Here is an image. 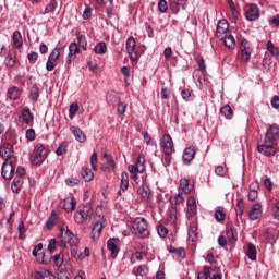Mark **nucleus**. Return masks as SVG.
Returning a JSON list of instances; mask_svg holds the SVG:
<instances>
[{"mask_svg": "<svg viewBox=\"0 0 279 279\" xmlns=\"http://www.w3.org/2000/svg\"><path fill=\"white\" fill-rule=\"evenodd\" d=\"M278 142H279V126L278 124H271L269 125L265 137H264V144L257 145V151L258 154H262V156L271 157L276 156L278 154Z\"/></svg>", "mask_w": 279, "mask_h": 279, "instance_id": "f257e3e1", "label": "nucleus"}, {"mask_svg": "<svg viewBox=\"0 0 279 279\" xmlns=\"http://www.w3.org/2000/svg\"><path fill=\"white\" fill-rule=\"evenodd\" d=\"M78 242L77 235L73 234L68 226L60 229L59 242L57 243L59 247H66V243H69L71 247H74L72 252H76L75 247H77Z\"/></svg>", "mask_w": 279, "mask_h": 279, "instance_id": "f03ea898", "label": "nucleus"}, {"mask_svg": "<svg viewBox=\"0 0 279 279\" xmlns=\"http://www.w3.org/2000/svg\"><path fill=\"white\" fill-rule=\"evenodd\" d=\"M47 156H49V145L38 143L33 151L32 165L40 167L47 159Z\"/></svg>", "mask_w": 279, "mask_h": 279, "instance_id": "7ed1b4c3", "label": "nucleus"}, {"mask_svg": "<svg viewBox=\"0 0 279 279\" xmlns=\"http://www.w3.org/2000/svg\"><path fill=\"white\" fill-rule=\"evenodd\" d=\"M147 220L143 217H137L133 221V230L142 238H145L149 234Z\"/></svg>", "mask_w": 279, "mask_h": 279, "instance_id": "20e7f679", "label": "nucleus"}, {"mask_svg": "<svg viewBox=\"0 0 279 279\" xmlns=\"http://www.w3.org/2000/svg\"><path fill=\"white\" fill-rule=\"evenodd\" d=\"M93 219V213H90V206L84 205L82 207L78 206V210L74 214L75 223H84V221H88Z\"/></svg>", "mask_w": 279, "mask_h": 279, "instance_id": "39448f33", "label": "nucleus"}, {"mask_svg": "<svg viewBox=\"0 0 279 279\" xmlns=\"http://www.w3.org/2000/svg\"><path fill=\"white\" fill-rule=\"evenodd\" d=\"M125 49L131 62H136L138 60V52H136V39L134 37L126 39Z\"/></svg>", "mask_w": 279, "mask_h": 279, "instance_id": "423d86ee", "label": "nucleus"}, {"mask_svg": "<svg viewBox=\"0 0 279 279\" xmlns=\"http://www.w3.org/2000/svg\"><path fill=\"white\" fill-rule=\"evenodd\" d=\"M160 147L161 151L166 156H171L173 154V138H171V135L165 134L160 140Z\"/></svg>", "mask_w": 279, "mask_h": 279, "instance_id": "0eeeda50", "label": "nucleus"}, {"mask_svg": "<svg viewBox=\"0 0 279 279\" xmlns=\"http://www.w3.org/2000/svg\"><path fill=\"white\" fill-rule=\"evenodd\" d=\"M64 49H66V43L64 41V39H61L59 40L54 49L50 52L48 60L58 62V60H60V57L64 54Z\"/></svg>", "mask_w": 279, "mask_h": 279, "instance_id": "6e6552de", "label": "nucleus"}, {"mask_svg": "<svg viewBox=\"0 0 279 279\" xmlns=\"http://www.w3.org/2000/svg\"><path fill=\"white\" fill-rule=\"evenodd\" d=\"M245 19L251 22L258 21V19H260V9L258 5L252 3L246 7Z\"/></svg>", "mask_w": 279, "mask_h": 279, "instance_id": "1a4fd4ad", "label": "nucleus"}, {"mask_svg": "<svg viewBox=\"0 0 279 279\" xmlns=\"http://www.w3.org/2000/svg\"><path fill=\"white\" fill-rule=\"evenodd\" d=\"M1 177L4 180H12L14 178V166L12 165V161H3Z\"/></svg>", "mask_w": 279, "mask_h": 279, "instance_id": "9d476101", "label": "nucleus"}, {"mask_svg": "<svg viewBox=\"0 0 279 279\" xmlns=\"http://www.w3.org/2000/svg\"><path fill=\"white\" fill-rule=\"evenodd\" d=\"M0 156L4 162H11L10 158L14 156V146L12 144H2L0 146Z\"/></svg>", "mask_w": 279, "mask_h": 279, "instance_id": "9b49d317", "label": "nucleus"}, {"mask_svg": "<svg viewBox=\"0 0 279 279\" xmlns=\"http://www.w3.org/2000/svg\"><path fill=\"white\" fill-rule=\"evenodd\" d=\"M241 53L244 62H250L252 58V45L247 41V39H243L241 41Z\"/></svg>", "mask_w": 279, "mask_h": 279, "instance_id": "f8f14e48", "label": "nucleus"}, {"mask_svg": "<svg viewBox=\"0 0 279 279\" xmlns=\"http://www.w3.org/2000/svg\"><path fill=\"white\" fill-rule=\"evenodd\" d=\"M230 28V25L228 24L227 20H220L216 26V36L220 40H223V37L226 34H228V29Z\"/></svg>", "mask_w": 279, "mask_h": 279, "instance_id": "ddd939ff", "label": "nucleus"}, {"mask_svg": "<svg viewBox=\"0 0 279 279\" xmlns=\"http://www.w3.org/2000/svg\"><path fill=\"white\" fill-rule=\"evenodd\" d=\"M195 154H197V148L195 146H190L183 151V165H191L195 159Z\"/></svg>", "mask_w": 279, "mask_h": 279, "instance_id": "4468645a", "label": "nucleus"}, {"mask_svg": "<svg viewBox=\"0 0 279 279\" xmlns=\"http://www.w3.org/2000/svg\"><path fill=\"white\" fill-rule=\"evenodd\" d=\"M107 247L111 252V258L119 256V239L111 238L107 241Z\"/></svg>", "mask_w": 279, "mask_h": 279, "instance_id": "2eb2a0df", "label": "nucleus"}, {"mask_svg": "<svg viewBox=\"0 0 279 279\" xmlns=\"http://www.w3.org/2000/svg\"><path fill=\"white\" fill-rule=\"evenodd\" d=\"M61 208L66 213H73L77 208V201L73 196L68 197L61 203Z\"/></svg>", "mask_w": 279, "mask_h": 279, "instance_id": "dca6fc26", "label": "nucleus"}, {"mask_svg": "<svg viewBox=\"0 0 279 279\" xmlns=\"http://www.w3.org/2000/svg\"><path fill=\"white\" fill-rule=\"evenodd\" d=\"M28 99H31L33 106L34 104H38V99H40V87L38 85L33 84L28 88Z\"/></svg>", "mask_w": 279, "mask_h": 279, "instance_id": "f3484780", "label": "nucleus"}, {"mask_svg": "<svg viewBox=\"0 0 279 279\" xmlns=\"http://www.w3.org/2000/svg\"><path fill=\"white\" fill-rule=\"evenodd\" d=\"M70 132H72L77 143H86V134L84 133V131H82V129H80V126H70Z\"/></svg>", "mask_w": 279, "mask_h": 279, "instance_id": "a211bd4d", "label": "nucleus"}, {"mask_svg": "<svg viewBox=\"0 0 279 279\" xmlns=\"http://www.w3.org/2000/svg\"><path fill=\"white\" fill-rule=\"evenodd\" d=\"M260 215H263V205L256 203L252 206L248 213V219H251V221H256Z\"/></svg>", "mask_w": 279, "mask_h": 279, "instance_id": "6ab92c4d", "label": "nucleus"}, {"mask_svg": "<svg viewBox=\"0 0 279 279\" xmlns=\"http://www.w3.org/2000/svg\"><path fill=\"white\" fill-rule=\"evenodd\" d=\"M137 193L143 202H149L151 198V189L147 184H143L138 190Z\"/></svg>", "mask_w": 279, "mask_h": 279, "instance_id": "aec40b11", "label": "nucleus"}, {"mask_svg": "<svg viewBox=\"0 0 279 279\" xmlns=\"http://www.w3.org/2000/svg\"><path fill=\"white\" fill-rule=\"evenodd\" d=\"M220 40L223 41V45L227 47V49H230V51H234L236 49V39H234V36L225 35Z\"/></svg>", "mask_w": 279, "mask_h": 279, "instance_id": "412c9836", "label": "nucleus"}, {"mask_svg": "<svg viewBox=\"0 0 279 279\" xmlns=\"http://www.w3.org/2000/svg\"><path fill=\"white\" fill-rule=\"evenodd\" d=\"M129 186H130V177L128 175V172H122L120 190L118 191L117 195H121L122 193H125Z\"/></svg>", "mask_w": 279, "mask_h": 279, "instance_id": "4be33fe9", "label": "nucleus"}, {"mask_svg": "<svg viewBox=\"0 0 279 279\" xmlns=\"http://www.w3.org/2000/svg\"><path fill=\"white\" fill-rule=\"evenodd\" d=\"M22 119L26 125H32V123H34V113H32V110H29L28 107L22 109Z\"/></svg>", "mask_w": 279, "mask_h": 279, "instance_id": "5701e85b", "label": "nucleus"}, {"mask_svg": "<svg viewBox=\"0 0 279 279\" xmlns=\"http://www.w3.org/2000/svg\"><path fill=\"white\" fill-rule=\"evenodd\" d=\"M246 247H247L246 256L248 260L256 262V258L258 256V252L256 251V245H254L253 243H247Z\"/></svg>", "mask_w": 279, "mask_h": 279, "instance_id": "b1692460", "label": "nucleus"}, {"mask_svg": "<svg viewBox=\"0 0 279 279\" xmlns=\"http://www.w3.org/2000/svg\"><path fill=\"white\" fill-rule=\"evenodd\" d=\"M101 230H104V223L101 221H96L92 228L90 236L92 239H99V234H101Z\"/></svg>", "mask_w": 279, "mask_h": 279, "instance_id": "393cba45", "label": "nucleus"}, {"mask_svg": "<svg viewBox=\"0 0 279 279\" xmlns=\"http://www.w3.org/2000/svg\"><path fill=\"white\" fill-rule=\"evenodd\" d=\"M12 43L16 49H21L23 47V36L21 32L14 31L12 34Z\"/></svg>", "mask_w": 279, "mask_h": 279, "instance_id": "a878e982", "label": "nucleus"}, {"mask_svg": "<svg viewBox=\"0 0 279 279\" xmlns=\"http://www.w3.org/2000/svg\"><path fill=\"white\" fill-rule=\"evenodd\" d=\"M189 239H191L193 242L197 241L198 239V232H197V222H192L189 227Z\"/></svg>", "mask_w": 279, "mask_h": 279, "instance_id": "bb28decb", "label": "nucleus"}, {"mask_svg": "<svg viewBox=\"0 0 279 279\" xmlns=\"http://www.w3.org/2000/svg\"><path fill=\"white\" fill-rule=\"evenodd\" d=\"M81 177L84 179L85 182H92V180L95 178V174L93 171L87 167L81 168Z\"/></svg>", "mask_w": 279, "mask_h": 279, "instance_id": "cd10ccee", "label": "nucleus"}, {"mask_svg": "<svg viewBox=\"0 0 279 279\" xmlns=\"http://www.w3.org/2000/svg\"><path fill=\"white\" fill-rule=\"evenodd\" d=\"M187 213L191 217L197 214V203H195V198L193 197L187 199Z\"/></svg>", "mask_w": 279, "mask_h": 279, "instance_id": "c85d7f7f", "label": "nucleus"}, {"mask_svg": "<svg viewBox=\"0 0 279 279\" xmlns=\"http://www.w3.org/2000/svg\"><path fill=\"white\" fill-rule=\"evenodd\" d=\"M106 51H108V47L106 46V41H99L94 47V52L96 53V56H104V53H106Z\"/></svg>", "mask_w": 279, "mask_h": 279, "instance_id": "c756f323", "label": "nucleus"}, {"mask_svg": "<svg viewBox=\"0 0 279 279\" xmlns=\"http://www.w3.org/2000/svg\"><path fill=\"white\" fill-rule=\"evenodd\" d=\"M21 186H23V178L15 177L11 183V191H13V193H19V191H21Z\"/></svg>", "mask_w": 279, "mask_h": 279, "instance_id": "7c9ffc66", "label": "nucleus"}, {"mask_svg": "<svg viewBox=\"0 0 279 279\" xmlns=\"http://www.w3.org/2000/svg\"><path fill=\"white\" fill-rule=\"evenodd\" d=\"M19 87L16 86L10 87L7 92V97L11 99V101H16V99H19Z\"/></svg>", "mask_w": 279, "mask_h": 279, "instance_id": "2f4dec72", "label": "nucleus"}, {"mask_svg": "<svg viewBox=\"0 0 279 279\" xmlns=\"http://www.w3.org/2000/svg\"><path fill=\"white\" fill-rule=\"evenodd\" d=\"M220 114H222L225 119H232V116H233L232 107H230V105H225L223 107L220 108Z\"/></svg>", "mask_w": 279, "mask_h": 279, "instance_id": "473e14b6", "label": "nucleus"}, {"mask_svg": "<svg viewBox=\"0 0 279 279\" xmlns=\"http://www.w3.org/2000/svg\"><path fill=\"white\" fill-rule=\"evenodd\" d=\"M181 97L184 101H193V99H195V94L191 92V89L184 88L181 90Z\"/></svg>", "mask_w": 279, "mask_h": 279, "instance_id": "72a5a7b5", "label": "nucleus"}, {"mask_svg": "<svg viewBox=\"0 0 279 279\" xmlns=\"http://www.w3.org/2000/svg\"><path fill=\"white\" fill-rule=\"evenodd\" d=\"M128 171L131 174V180H134V182H136V180H138V173H141L138 171V168L134 165H129Z\"/></svg>", "mask_w": 279, "mask_h": 279, "instance_id": "f704fd0d", "label": "nucleus"}, {"mask_svg": "<svg viewBox=\"0 0 279 279\" xmlns=\"http://www.w3.org/2000/svg\"><path fill=\"white\" fill-rule=\"evenodd\" d=\"M180 189L183 191V193H191V191H193V185L189 183V180L181 179Z\"/></svg>", "mask_w": 279, "mask_h": 279, "instance_id": "c9c22d12", "label": "nucleus"}, {"mask_svg": "<svg viewBox=\"0 0 279 279\" xmlns=\"http://www.w3.org/2000/svg\"><path fill=\"white\" fill-rule=\"evenodd\" d=\"M56 8H58V1L51 0L45 8L44 14H53L56 12Z\"/></svg>", "mask_w": 279, "mask_h": 279, "instance_id": "e433bc0d", "label": "nucleus"}, {"mask_svg": "<svg viewBox=\"0 0 279 279\" xmlns=\"http://www.w3.org/2000/svg\"><path fill=\"white\" fill-rule=\"evenodd\" d=\"M267 51H269L272 56L278 57L279 56V47L274 45L272 41H267Z\"/></svg>", "mask_w": 279, "mask_h": 279, "instance_id": "4c0bfd02", "label": "nucleus"}, {"mask_svg": "<svg viewBox=\"0 0 279 279\" xmlns=\"http://www.w3.org/2000/svg\"><path fill=\"white\" fill-rule=\"evenodd\" d=\"M77 45L78 47H82L83 51H86V49H88V41L86 40L85 35L77 36Z\"/></svg>", "mask_w": 279, "mask_h": 279, "instance_id": "58836bf2", "label": "nucleus"}, {"mask_svg": "<svg viewBox=\"0 0 279 279\" xmlns=\"http://www.w3.org/2000/svg\"><path fill=\"white\" fill-rule=\"evenodd\" d=\"M134 166L137 168V171H138L140 173H144V171H145V157L140 156V157L137 158L136 163H135Z\"/></svg>", "mask_w": 279, "mask_h": 279, "instance_id": "ea45409f", "label": "nucleus"}, {"mask_svg": "<svg viewBox=\"0 0 279 279\" xmlns=\"http://www.w3.org/2000/svg\"><path fill=\"white\" fill-rule=\"evenodd\" d=\"M149 269L147 268V266L143 265L140 266L136 270H133L134 276H141L142 278L147 276Z\"/></svg>", "mask_w": 279, "mask_h": 279, "instance_id": "a19ab883", "label": "nucleus"}, {"mask_svg": "<svg viewBox=\"0 0 279 279\" xmlns=\"http://www.w3.org/2000/svg\"><path fill=\"white\" fill-rule=\"evenodd\" d=\"M145 256H147V254H145V252H136L131 256V263H138V260H143L145 258Z\"/></svg>", "mask_w": 279, "mask_h": 279, "instance_id": "79ce46f5", "label": "nucleus"}, {"mask_svg": "<svg viewBox=\"0 0 279 279\" xmlns=\"http://www.w3.org/2000/svg\"><path fill=\"white\" fill-rule=\"evenodd\" d=\"M69 149V142H62V144L57 148L56 154L57 156H62L63 154H66Z\"/></svg>", "mask_w": 279, "mask_h": 279, "instance_id": "37998d69", "label": "nucleus"}, {"mask_svg": "<svg viewBox=\"0 0 279 279\" xmlns=\"http://www.w3.org/2000/svg\"><path fill=\"white\" fill-rule=\"evenodd\" d=\"M17 232H19V239H20V241H23V239H25V232H27V231L25 230V222H24V221H20V222H19Z\"/></svg>", "mask_w": 279, "mask_h": 279, "instance_id": "c03bdc74", "label": "nucleus"}, {"mask_svg": "<svg viewBox=\"0 0 279 279\" xmlns=\"http://www.w3.org/2000/svg\"><path fill=\"white\" fill-rule=\"evenodd\" d=\"M210 271H213L211 267H204V271L198 272L197 279H208L210 278Z\"/></svg>", "mask_w": 279, "mask_h": 279, "instance_id": "a18cd8bd", "label": "nucleus"}, {"mask_svg": "<svg viewBox=\"0 0 279 279\" xmlns=\"http://www.w3.org/2000/svg\"><path fill=\"white\" fill-rule=\"evenodd\" d=\"M77 110H80L77 104H71L69 108V119H74L77 114Z\"/></svg>", "mask_w": 279, "mask_h": 279, "instance_id": "49530a36", "label": "nucleus"}, {"mask_svg": "<svg viewBox=\"0 0 279 279\" xmlns=\"http://www.w3.org/2000/svg\"><path fill=\"white\" fill-rule=\"evenodd\" d=\"M157 234H159L161 239H165V236L169 234V230L167 229V227H165V225H158Z\"/></svg>", "mask_w": 279, "mask_h": 279, "instance_id": "de8ad7c7", "label": "nucleus"}, {"mask_svg": "<svg viewBox=\"0 0 279 279\" xmlns=\"http://www.w3.org/2000/svg\"><path fill=\"white\" fill-rule=\"evenodd\" d=\"M215 173L216 175H218L219 178H225V175L228 173V168L223 167V166H217L215 168Z\"/></svg>", "mask_w": 279, "mask_h": 279, "instance_id": "09e8293b", "label": "nucleus"}, {"mask_svg": "<svg viewBox=\"0 0 279 279\" xmlns=\"http://www.w3.org/2000/svg\"><path fill=\"white\" fill-rule=\"evenodd\" d=\"M227 239L228 241H231V243H235L236 231H234V229H227Z\"/></svg>", "mask_w": 279, "mask_h": 279, "instance_id": "8fccbe9b", "label": "nucleus"}, {"mask_svg": "<svg viewBox=\"0 0 279 279\" xmlns=\"http://www.w3.org/2000/svg\"><path fill=\"white\" fill-rule=\"evenodd\" d=\"M53 262L57 265V267H62V264L64 263V254L60 253L54 255Z\"/></svg>", "mask_w": 279, "mask_h": 279, "instance_id": "3c124183", "label": "nucleus"}, {"mask_svg": "<svg viewBox=\"0 0 279 279\" xmlns=\"http://www.w3.org/2000/svg\"><path fill=\"white\" fill-rule=\"evenodd\" d=\"M158 10L161 14H165L167 10H169V5L167 4V0H160L158 2Z\"/></svg>", "mask_w": 279, "mask_h": 279, "instance_id": "603ef678", "label": "nucleus"}, {"mask_svg": "<svg viewBox=\"0 0 279 279\" xmlns=\"http://www.w3.org/2000/svg\"><path fill=\"white\" fill-rule=\"evenodd\" d=\"M69 53L70 56H75V53H80V48L77 47V44L71 43L69 45Z\"/></svg>", "mask_w": 279, "mask_h": 279, "instance_id": "864d4df0", "label": "nucleus"}, {"mask_svg": "<svg viewBox=\"0 0 279 279\" xmlns=\"http://www.w3.org/2000/svg\"><path fill=\"white\" fill-rule=\"evenodd\" d=\"M90 16H93V9L88 5H86L83 11V19H84V21H88V19H90Z\"/></svg>", "mask_w": 279, "mask_h": 279, "instance_id": "5fc2aeb1", "label": "nucleus"}, {"mask_svg": "<svg viewBox=\"0 0 279 279\" xmlns=\"http://www.w3.org/2000/svg\"><path fill=\"white\" fill-rule=\"evenodd\" d=\"M58 66V61H53L51 59H48L46 62V71H53Z\"/></svg>", "mask_w": 279, "mask_h": 279, "instance_id": "6e6d98bb", "label": "nucleus"}, {"mask_svg": "<svg viewBox=\"0 0 279 279\" xmlns=\"http://www.w3.org/2000/svg\"><path fill=\"white\" fill-rule=\"evenodd\" d=\"M214 217L216 221H223V219H226V213L221 211V210H216L214 213Z\"/></svg>", "mask_w": 279, "mask_h": 279, "instance_id": "4d7b16f0", "label": "nucleus"}, {"mask_svg": "<svg viewBox=\"0 0 279 279\" xmlns=\"http://www.w3.org/2000/svg\"><path fill=\"white\" fill-rule=\"evenodd\" d=\"M107 101L111 106H114V104H117V101H119V97H117V95H114V94H108L107 95Z\"/></svg>", "mask_w": 279, "mask_h": 279, "instance_id": "13d9d810", "label": "nucleus"}, {"mask_svg": "<svg viewBox=\"0 0 279 279\" xmlns=\"http://www.w3.org/2000/svg\"><path fill=\"white\" fill-rule=\"evenodd\" d=\"M26 138L28 141H36V131L34 129L26 130Z\"/></svg>", "mask_w": 279, "mask_h": 279, "instance_id": "bf43d9fd", "label": "nucleus"}, {"mask_svg": "<svg viewBox=\"0 0 279 279\" xmlns=\"http://www.w3.org/2000/svg\"><path fill=\"white\" fill-rule=\"evenodd\" d=\"M27 60L31 64H36V61L38 60V53L37 52H31L27 54Z\"/></svg>", "mask_w": 279, "mask_h": 279, "instance_id": "052dcab7", "label": "nucleus"}, {"mask_svg": "<svg viewBox=\"0 0 279 279\" xmlns=\"http://www.w3.org/2000/svg\"><path fill=\"white\" fill-rule=\"evenodd\" d=\"M56 245H58V242L56 241V239H51L48 244V252H50V254H53V252H56Z\"/></svg>", "mask_w": 279, "mask_h": 279, "instance_id": "680f3d73", "label": "nucleus"}, {"mask_svg": "<svg viewBox=\"0 0 279 279\" xmlns=\"http://www.w3.org/2000/svg\"><path fill=\"white\" fill-rule=\"evenodd\" d=\"M90 165L94 171H97V153H93L90 157Z\"/></svg>", "mask_w": 279, "mask_h": 279, "instance_id": "e2e57ef3", "label": "nucleus"}, {"mask_svg": "<svg viewBox=\"0 0 279 279\" xmlns=\"http://www.w3.org/2000/svg\"><path fill=\"white\" fill-rule=\"evenodd\" d=\"M125 110H128V105L124 102H118V112L119 114H125Z\"/></svg>", "mask_w": 279, "mask_h": 279, "instance_id": "0e129e2a", "label": "nucleus"}, {"mask_svg": "<svg viewBox=\"0 0 279 279\" xmlns=\"http://www.w3.org/2000/svg\"><path fill=\"white\" fill-rule=\"evenodd\" d=\"M274 217L279 221V199L275 203V209L272 211Z\"/></svg>", "mask_w": 279, "mask_h": 279, "instance_id": "69168bd1", "label": "nucleus"}, {"mask_svg": "<svg viewBox=\"0 0 279 279\" xmlns=\"http://www.w3.org/2000/svg\"><path fill=\"white\" fill-rule=\"evenodd\" d=\"M57 276V279H71V274H69V271H61Z\"/></svg>", "mask_w": 279, "mask_h": 279, "instance_id": "338daca9", "label": "nucleus"}, {"mask_svg": "<svg viewBox=\"0 0 279 279\" xmlns=\"http://www.w3.org/2000/svg\"><path fill=\"white\" fill-rule=\"evenodd\" d=\"M270 104H271L272 108L278 109V108H279V97H278V96H274V97L271 98Z\"/></svg>", "mask_w": 279, "mask_h": 279, "instance_id": "774afa93", "label": "nucleus"}]
</instances>
